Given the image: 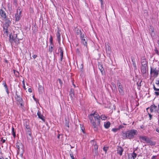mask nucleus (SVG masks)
Returning a JSON list of instances; mask_svg holds the SVG:
<instances>
[{"instance_id": "obj_1", "label": "nucleus", "mask_w": 159, "mask_h": 159, "mask_svg": "<svg viewBox=\"0 0 159 159\" xmlns=\"http://www.w3.org/2000/svg\"><path fill=\"white\" fill-rule=\"evenodd\" d=\"M89 119L92 124V128L94 131L98 132L100 127V117L97 112H95L88 116Z\"/></svg>"}, {"instance_id": "obj_2", "label": "nucleus", "mask_w": 159, "mask_h": 159, "mask_svg": "<svg viewBox=\"0 0 159 159\" xmlns=\"http://www.w3.org/2000/svg\"><path fill=\"white\" fill-rule=\"evenodd\" d=\"M138 134L137 130L132 129L128 130L126 131L123 132L122 136L125 138L133 139Z\"/></svg>"}, {"instance_id": "obj_3", "label": "nucleus", "mask_w": 159, "mask_h": 159, "mask_svg": "<svg viewBox=\"0 0 159 159\" xmlns=\"http://www.w3.org/2000/svg\"><path fill=\"white\" fill-rule=\"evenodd\" d=\"M159 70L156 68L151 67L150 74L152 76L155 78L159 74Z\"/></svg>"}, {"instance_id": "obj_4", "label": "nucleus", "mask_w": 159, "mask_h": 159, "mask_svg": "<svg viewBox=\"0 0 159 159\" xmlns=\"http://www.w3.org/2000/svg\"><path fill=\"white\" fill-rule=\"evenodd\" d=\"M139 139L145 141L147 143H149L153 145V142L149 138L145 136H140Z\"/></svg>"}, {"instance_id": "obj_5", "label": "nucleus", "mask_w": 159, "mask_h": 159, "mask_svg": "<svg viewBox=\"0 0 159 159\" xmlns=\"http://www.w3.org/2000/svg\"><path fill=\"white\" fill-rule=\"evenodd\" d=\"M9 41L12 45H14V42L16 39L17 36L16 34L11 35V34L9 35Z\"/></svg>"}, {"instance_id": "obj_6", "label": "nucleus", "mask_w": 159, "mask_h": 159, "mask_svg": "<svg viewBox=\"0 0 159 159\" xmlns=\"http://www.w3.org/2000/svg\"><path fill=\"white\" fill-rule=\"evenodd\" d=\"M2 7L3 8V10L2 8L0 9V15L1 17L4 19H6L7 17V16L6 13L5 12V11H6V8L4 7V6L2 7Z\"/></svg>"}, {"instance_id": "obj_7", "label": "nucleus", "mask_w": 159, "mask_h": 159, "mask_svg": "<svg viewBox=\"0 0 159 159\" xmlns=\"http://www.w3.org/2000/svg\"><path fill=\"white\" fill-rule=\"evenodd\" d=\"M21 11L22 10L20 8L18 9L17 13L15 14V20L16 21H18L20 20Z\"/></svg>"}, {"instance_id": "obj_8", "label": "nucleus", "mask_w": 159, "mask_h": 159, "mask_svg": "<svg viewBox=\"0 0 159 159\" xmlns=\"http://www.w3.org/2000/svg\"><path fill=\"white\" fill-rule=\"evenodd\" d=\"M117 85L118 88V90L120 93L122 95H123L124 92L123 89V87L121 84L118 80L117 81Z\"/></svg>"}, {"instance_id": "obj_9", "label": "nucleus", "mask_w": 159, "mask_h": 159, "mask_svg": "<svg viewBox=\"0 0 159 159\" xmlns=\"http://www.w3.org/2000/svg\"><path fill=\"white\" fill-rule=\"evenodd\" d=\"M124 151L123 148L120 146H117V153L121 156Z\"/></svg>"}, {"instance_id": "obj_10", "label": "nucleus", "mask_w": 159, "mask_h": 159, "mask_svg": "<svg viewBox=\"0 0 159 159\" xmlns=\"http://www.w3.org/2000/svg\"><path fill=\"white\" fill-rule=\"evenodd\" d=\"M141 72L143 74L146 73V72L148 70V66H142L141 69Z\"/></svg>"}, {"instance_id": "obj_11", "label": "nucleus", "mask_w": 159, "mask_h": 159, "mask_svg": "<svg viewBox=\"0 0 159 159\" xmlns=\"http://www.w3.org/2000/svg\"><path fill=\"white\" fill-rule=\"evenodd\" d=\"M149 108H150L151 112H152L157 110V107L154 105H152L150 106V108L148 107L147 108V110H148Z\"/></svg>"}, {"instance_id": "obj_12", "label": "nucleus", "mask_w": 159, "mask_h": 159, "mask_svg": "<svg viewBox=\"0 0 159 159\" xmlns=\"http://www.w3.org/2000/svg\"><path fill=\"white\" fill-rule=\"evenodd\" d=\"M60 30L58 29L56 33V36L57 37V39L58 40V43L59 44H60L61 42V34L60 33Z\"/></svg>"}, {"instance_id": "obj_13", "label": "nucleus", "mask_w": 159, "mask_h": 159, "mask_svg": "<svg viewBox=\"0 0 159 159\" xmlns=\"http://www.w3.org/2000/svg\"><path fill=\"white\" fill-rule=\"evenodd\" d=\"M37 114L38 116V117L39 118L41 119L43 122H45V117L41 114L40 111H38L37 113Z\"/></svg>"}, {"instance_id": "obj_14", "label": "nucleus", "mask_w": 159, "mask_h": 159, "mask_svg": "<svg viewBox=\"0 0 159 159\" xmlns=\"http://www.w3.org/2000/svg\"><path fill=\"white\" fill-rule=\"evenodd\" d=\"M15 98L18 102L21 101V100H22V98L20 97V95L18 93V92L17 91L16 92Z\"/></svg>"}, {"instance_id": "obj_15", "label": "nucleus", "mask_w": 159, "mask_h": 159, "mask_svg": "<svg viewBox=\"0 0 159 159\" xmlns=\"http://www.w3.org/2000/svg\"><path fill=\"white\" fill-rule=\"evenodd\" d=\"M81 43L84 45V46H85L86 48L87 47V40L86 38L81 39Z\"/></svg>"}, {"instance_id": "obj_16", "label": "nucleus", "mask_w": 159, "mask_h": 159, "mask_svg": "<svg viewBox=\"0 0 159 159\" xmlns=\"http://www.w3.org/2000/svg\"><path fill=\"white\" fill-rule=\"evenodd\" d=\"M98 66L102 74H103L105 72V70L102 65L101 64L99 63L98 64Z\"/></svg>"}, {"instance_id": "obj_17", "label": "nucleus", "mask_w": 159, "mask_h": 159, "mask_svg": "<svg viewBox=\"0 0 159 159\" xmlns=\"http://www.w3.org/2000/svg\"><path fill=\"white\" fill-rule=\"evenodd\" d=\"M59 50H60V56H61V61H62L63 57V51L62 49V48L61 47L59 48Z\"/></svg>"}, {"instance_id": "obj_18", "label": "nucleus", "mask_w": 159, "mask_h": 159, "mask_svg": "<svg viewBox=\"0 0 159 159\" xmlns=\"http://www.w3.org/2000/svg\"><path fill=\"white\" fill-rule=\"evenodd\" d=\"M38 90L39 93H43V87L41 85H39L38 87Z\"/></svg>"}, {"instance_id": "obj_19", "label": "nucleus", "mask_w": 159, "mask_h": 159, "mask_svg": "<svg viewBox=\"0 0 159 159\" xmlns=\"http://www.w3.org/2000/svg\"><path fill=\"white\" fill-rule=\"evenodd\" d=\"M131 60L132 62V63L134 67H135V68H136V65L135 62V60L134 59V58L133 57H131Z\"/></svg>"}, {"instance_id": "obj_20", "label": "nucleus", "mask_w": 159, "mask_h": 159, "mask_svg": "<svg viewBox=\"0 0 159 159\" xmlns=\"http://www.w3.org/2000/svg\"><path fill=\"white\" fill-rule=\"evenodd\" d=\"M106 52L107 53L110 54L111 52V48L110 46L108 45L107 47H106Z\"/></svg>"}, {"instance_id": "obj_21", "label": "nucleus", "mask_w": 159, "mask_h": 159, "mask_svg": "<svg viewBox=\"0 0 159 159\" xmlns=\"http://www.w3.org/2000/svg\"><path fill=\"white\" fill-rule=\"evenodd\" d=\"M69 120H67V119H65V125L68 128L69 127Z\"/></svg>"}, {"instance_id": "obj_22", "label": "nucleus", "mask_w": 159, "mask_h": 159, "mask_svg": "<svg viewBox=\"0 0 159 159\" xmlns=\"http://www.w3.org/2000/svg\"><path fill=\"white\" fill-rule=\"evenodd\" d=\"M110 123L109 121H108L105 123L104 124V126L105 128L106 129H108L109 128L110 125Z\"/></svg>"}, {"instance_id": "obj_23", "label": "nucleus", "mask_w": 159, "mask_h": 159, "mask_svg": "<svg viewBox=\"0 0 159 159\" xmlns=\"http://www.w3.org/2000/svg\"><path fill=\"white\" fill-rule=\"evenodd\" d=\"M21 40V39H18L17 38H16V40L14 42V44H15V46H17L18 44H20V42H19V40Z\"/></svg>"}, {"instance_id": "obj_24", "label": "nucleus", "mask_w": 159, "mask_h": 159, "mask_svg": "<svg viewBox=\"0 0 159 159\" xmlns=\"http://www.w3.org/2000/svg\"><path fill=\"white\" fill-rule=\"evenodd\" d=\"M98 146L96 144L94 145V151L96 154H97L98 153Z\"/></svg>"}, {"instance_id": "obj_25", "label": "nucleus", "mask_w": 159, "mask_h": 159, "mask_svg": "<svg viewBox=\"0 0 159 159\" xmlns=\"http://www.w3.org/2000/svg\"><path fill=\"white\" fill-rule=\"evenodd\" d=\"M3 31L4 34H6L7 36H8V29L3 28Z\"/></svg>"}, {"instance_id": "obj_26", "label": "nucleus", "mask_w": 159, "mask_h": 159, "mask_svg": "<svg viewBox=\"0 0 159 159\" xmlns=\"http://www.w3.org/2000/svg\"><path fill=\"white\" fill-rule=\"evenodd\" d=\"M70 96L72 97V96L74 95V90L73 89L71 88L70 91Z\"/></svg>"}, {"instance_id": "obj_27", "label": "nucleus", "mask_w": 159, "mask_h": 159, "mask_svg": "<svg viewBox=\"0 0 159 159\" xmlns=\"http://www.w3.org/2000/svg\"><path fill=\"white\" fill-rule=\"evenodd\" d=\"M25 131L26 132V133L29 135L30 136L31 134V132H30V128H28L27 129H26Z\"/></svg>"}, {"instance_id": "obj_28", "label": "nucleus", "mask_w": 159, "mask_h": 159, "mask_svg": "<svg viewBox=\"0 0 159 159\" xmlns=\"http://www.w3.org/2000/svg\"><path fill=\"white\" fill-rule=\"evenodd\" d=\"M12 134L14 137L15 138L16 136V132L15 131L13 127L12 128Z\"/></svg>"}, {"instance_id": "obj_29", "label": "nucleus", "mask_w": 159, "mask_h": 159, "mask_svg": "<svg viewBox=\"0 0 159 159\" xmlns=\"http://www.w3.org/2000/svg\"><path fill=\"white\" fill-rule=\"evenodd\" d=\"M49 42H50L51 45H53V38L51 35L50 36V38L49 39Z\"/></svg>"}, {"instance_id": "obj_30", "label": "nucleus", "mask_w": 159, "mask_h": 159, "mask_svg": "<svg viewBox=\"0 0 159 159\" xmlns=\"http://www.w3.org/2000/svg\"><path fill=\"white\" fill-rule=\"evenodd\" d=\"M53 45H51L49 46V52L50 53H51L53 51Z\"/></svg>"}, {"instance_id": "obj_31", "label": "nucleus", "mask_w": 159, "mask_h": 159, "mask_svg": "<svg viewBox=\"0 0 159 159\" xmlns=\"http://www.w3.org/2000/svg\"><path fill=\"white\" fill-rule=\"evenodd\" d=\"M100 117V118L101 119L103 120H105L107 119V117L105 116V115H102Z\"/></svg>"}, {"instance_id": "obj_32", "label": "nucleus", "mask_w": 159, "mask_h": 159, "mask_svg": "<svg viewBox=\"0 0 159 159\" xmlns=\"http://www.w3.org/2000/svg\"><path fill=\"white\" fill-rule=\"evenodd\" d=\"M10 24H9L5 23L3 25V28H8V27L10 26Z\"/></svg>"}, {"instance_id": "obj_33", "label": "nucleus", "mask_w": 159, "mask_h": 159, "mask_svg": "<svg viewBox=\"0 0 159 159\" xmlns=\"http://www.w3.org/2000/svg\"><path fill=\"white\" fill-rule=\"evenodd\" d=\"M5 19V23L10 24L11 23V20H10L9 18H6V19Z\"/></svg>"}, {"instance_id": "obj_34", "label": "nucleus", "mask_w": 159, "mask_h": 159, "mask_svg": "<svg viewBox=\"0 0 159 159\" xmlns=\"http://www.w3.org/2000/svg\"><path fill=\"white\" fill-rule=\"evenodd\" d=\"M135 151H134L130 155H132L134 159L136 157L137 155V154L135 153Z\"/></svg>"}, {"instance_id": "obj_35", "label": "nucleus", "mask_w": 159, "mask_h": 159, "mask_svg": "<svg viewBox=\"0 0 159 159\" xmlns=\"http://www.w3.org/2000/svg\"><path fill=\"white\" fill-rule=\"evenodd\" d=\"M13 71H14V74L16 75V76H19V73L17 71H16V70H13Z\"/></svg>"}, {"instance_id": "obj_36", "label": "nucleus", "mask_w": 159, "mask_h": 159, "mask_svg": "<svg viewBox=\"0 0 159 159\" xmlns=\"http://www.w3.org/2000/svg\"><path fill=\"white\" fill-rule=\"evenodd\" d=\"M149 31L153 33L154 32V29L153 27L152 26L150 25V28L149 29Z\"/></svg>"}, {"instance_id": "obj_37", "label": "nucleus", "mask_w": 159, "mask_h": 159, "mask_svg": "<svg viewBox=\"0 0 159 159\" xmlns=\"http://www.w3.org/2000/svg\"><path fill=\"white\" fill-rule=\"evenodd\" d=\"M70 155L72 159H75L73 154L72 151H70Z\"/></svg>"}, {"instance_id": "obj_38", "label": "nucleus", "mask_w": 159, "mask_h": 159, "mask_svg": "<svg viewBox=\"0 0 159 159\" xmlns=\"http://www.w3.org/2000/svg\"><path fill=\"white\" fill-rule=\"evenodd\" d=\"M24 126L25 127V129L30 128L29 125V123H27L26 122V123L24 124Z\"/></svg>"}, {"instance_id": "obj_39", "label": "nucleus", "mask_w": 159, "mask_h": 159, "mask_svg": "<svg viewBox=\"0 0 159 159\" xmlns=\"http://www.w3.org/2000/svg\"><path fill=\"white\" fill-rule=\"evenodd\" d=\"M4 87L5 88V90H6V91L7 93L8 94H9V92L8 89L7 85L6 86H4Z\"/></svg>"}, {"instance_id": "obj_40", "label": "nucleus", "mask_w": 159, "mask_h": 159, "mask_svg": "<svg viewBox=\"0 0 159 159\" xmlns=\"http://www.w3.org/2000/svg\"><path fill=\"white\" fill-rule=\"evenodd\" d=\"M108 149V147H104L103 148V150L106 153L107 150Z\"/></svg>"}, {"instance_id": "obj_41", "label": "nucleus", "mask_w": 159, "mask_h": 159, "mask_svg": "<svg viewBox=\"0 0 159 159\" xmlns=\"http://www.w3.org/2000/svg\"><path fill=\"white\" fill-rule=\"evenodd\" d=\"M142 66H148L147 61H145L144 62L141 63Z\"/></svg>"}, {"instance_id": "obj_42", "label": "nucleus", "mask_w": 159, "mask_h": 159, "mask_svg": "<svg viewBox=\"0 0 159 159\" xmlns=\"http://www.w3.org/2000/svg\"><path fill=\"white\" fill-rule=\"evenodd\" d=\"M86 36L85 34V33H84L83 34H82V37H80V39H81L86 38Z\"/></svg>"}, {"instance_id": "obj_43", "label": "nucleus", "mask_w": 159, "mask_h": 159, "mask_svg": "<svg viewBox=\"0 0 159 159\" xmlns=\"http://www.w3.org/2000/svg\"><path fill=\"white\" fill-rule=\"evenodd\" d=\"M84 33H82L81 30H80V37H82V34H83Z\"/></svg>"}, {"instance_id": "obj_44", "label": "nucleus", "mask_w": 159, "mask_h": 159, "mask_svg": "<svg viewBox=\"0 0 159 159\" xmlns=\"http://www.w3.org/2000/svg\"><path fill=\"white\" fill-rule=\"evenodd\" d=\"M128 158L129 159H134L132 155H128Z\"/></svg>"}, {"instance_id": "obj_45", "label": "nucleus", "mask_w": 159, "mask_h": 159, "mask_svg": "<svg viewBox=\"0 0 159 159\" xmlns=\"http://www.w3.org/2000/svg\"><path fill=\"white\" fill-rule=\"evenodd\" d=\"M58 80L59 81V83H60V84L61 85V86L62 85V84H63L62 81L60 79H58Z\"/></svg>"}, {"instance_id": "obj_46", "label": "nucleus", "mask_w": 159, "mask_h": 159, "mask_svg": "<svg viewBox=\"0 0 159 159\" xmlns=\"http://www.w3.org/2000/svg\"><path fill=\"white\" fill-rule=\"evenodd\" d=\"M18 102H19V103L20 104L21 106H23L22 104L23 102V100H21V101H19Z\"/></svg>"}, {"instance_id": "obj_47", "label": "nucleus", "mask_w": 159, "mask_h": 159, "mask_svg": "<svg viewBox=\"0 0 159 159\" xmlns=\"http://www.w3.org/2000/svg\"><path fill=\"white\" fill-rule=\"evenodd\" d=\"M13 4L16 6L17 4V0H13Z\"/></svg>"}, {"instance_id": "obj_48", "label": "nucleus", "mask_w": 159, "mask_h": 159, "mask_svg": "<svg viewBox=\"0 0 159 159\" xmlns=\"http://www.w3.org/2000/svg\"><path fill=\"white\" fill-rule=\"evenodd\" d=\"M117 130L118 129L116 128H113L112 129V130L115 132H116Z\"/></svg>"}, {"instance_id": "obj_49", "label": "nucleus", "mask_w": 159, "mask_h": 159, "mask_svg": "<svg viewBox=\"0 0 159 159\" xmlns=\"http://www.w3.org/2000/svg\"><path fill=\"white\" fill-rule=\"evenodd\" d=\"M6 141V139H3L2 138V139L1 140V141H2V143H5Z\"/></svg>"}, {"instance_id": "obj_50", "label": "nucleus", "mask_w": 159, "mask_h": 159, "mask_svg": "<svg viewBox=\"0 0 159 159\" xmlns=\"http://www.w3.org/2000/svg\"><path fill=\"white\" fill-rule=\"evenodd\" d=\"M3 85L4 86H5L7 85L5 81H3Z\"/></svg>"}, {"instance_id": "obj_51", "label": "nucleus", "mask_w": 159, "mask_h": 159, "mask_svg": "<svg viewBox=\"0 0 159 159\" xmlns=\"http://www.w3.org/2000/svg\"><path fill=\"white\" fill-rule=\"evenodd\" d=\"M22 83H23V87L25 89H26L25 87V83H24V80H23V81Z\"/></svg>"}, {"instance_id": "obj_52", "label": "nucleus", "mask_w": 159, "mask_h": 159, "mask_svg": "<svg viewBox=\"0 0 159 159\" xmlns=\"http://www.w3.org/2000/svg\"><path fill=\"white\" fill-rule=\"evenodd\" d=\"M155 93L156 94V95L158 96L159 95V92L156 91L155 92Z\"/></svg>"}, {"instance_id": "obj_53", "label": "nucleus", "mask_w": 159, "mask_h": 159, "mask_svg": "<svg viewBox=\"0 0 159 159\" xmlns=\"http://www.w3.org/2000/svg\"><path fill=\"white\" fill-rule=\"evenodd\" d=\"M112 85L115 88H116V86L115 84L114 83H111Z\"/></svg>"}, {"instance_id": "obj_54", "label": "nucleus", "mask_w": 159, "mask_h": 159, "mask_svg": "<svg viewBox=\"0 0 159 159\" xmlns=\"http://www.w3.org/2000/svg\"><path fill=\"white\" fill-rule=\"evenodd\" d=\"M155 51L156 53L157 54H158L159 52H158V50L157 49H156L155 50Z\"/></svg>"}, {"instance_id": "obj_55", "label": "nucleus", "mask_w": 159, "mask_h": 159, "mask_svg": "<svg viewBox=\"0 0 159 159\" xmlns=\"http://www.w3.org/2000/svg\"><path fill=\"white\" fill-rule=\"evenodd\" d=\"M156 84L159 86V80L156 81Z\"/></svg>"}, {"instance_id": "obj_56", "label": "nucleus", "mask_w": 159, "mask_h": 159, "mask_svg": "<svg viewBox=\"0 0 159 159\" xmlns=\"http://www.w3.org/2000/svg\"><path fill=\"white\" fill-rule=\"evenodd\" d=\"M18 143H16V146L17 147V148L19 150L20 149V147H19V145H18Z\"/></svg>"}, {"instance_id": "obj_57", "label": "nucleus", "mask_w": 159, "mask_h": 159, "mask_svg": "<svg viewBox=\"0 0 159 159\" xmlns=\"http://www.w3.org/2000/svg\"><path fill=\"white\" fill-rule=\"evenodd\" d=\"M157 156H153L152 157V159H156Z\"/></svg>"}, {"instance_id": "obj_58", "label": "nucleus", "mask_w": 159, "mask_h": 159, "mask_svg": "<svg viewBox=\"0 0 159 159\" xmlns=\"http://www.w3.org/2000/svg\"><path fill=\"white\" fill-rule=\"evenodd\" d=\"M81 130L83 132V133H84V127H82L81 128Z\"/></svg>"}, {"instance_id": "obj_59", "label": "nucleus", "mask_w": 159, "mask_h": 159, "mask_svg": "<svg viewBox=\"0 0 159 159\" xmlns=\"http://www.w3.org/2000/svg\"><path fill=\"white\" fill-rule=\"evenodd\" d=\"M145 61H146L145 59H142L141 60V63L144 62Z\"/></svg>"}, {"instance_id": "obj_60", "label": "nucleus", "mask_w": 159, "mask_h": 159, "mask_svg": "<svg viewBox=\"0 0 159 159\" xmlns=\"http://www.w3.org/2000/svg\"><path fill=\"white\" fill-rule=\"evenodd\" d=\"M32 57L34 59H35L37 57V55H34L32 56Z\"/></svg>"}, {"instance_id": "obj_61", "label": "nucleus", "mask_w": 159, "mask_h": 159, "mask_svg": "<svg viewBox=\"0 0 159 159\" xmlns=\"http://www.w3.org/2000/svg\"><path fill=\"white\" fill-rule=\"evenodd\" d=\"M142 81H141L139 83H137L138 86H139L140 87L141 86V84Z\"/></svg>"}, {"instance_id": "obj_62", "label": "nucleus", "mask_w": 159, "mask_h": 159, "mask_svg": "<svg viewBox=\"0 0 159 159\" xmlns=\"http://www.w3.org/2000/svg\"><path fill=\"white\" fill-rule=\"evenodd\" d=\"M28 91L30 93H31L32 92V90L31 88H29L28 89Z\"/></svg>"}, {"instance_id": "obj_63", "label": "nucleus", "mask_w": 159, "mask_h": 159, "mask_svg": "<svg viewBox=\"0 0 159 159\" xmlns=\"http://www.w3.org/2000/svg\"><path fill=\"white\" fill-rule=\"evenodd\" d=\"M148 114L149 117H150V119L151 120L152 118V116L149 113H148Z\"/></svg>"}, {"instance_id": "obj_64", "label": "nucleus", "mask_w": 159, "mask_h": 159, "mask_svg": "<svg viewBox=\"0 0 159 159\" xmlns=\"http://www.w3.org/2000/svg\"><path fill=\"white\" fill-rule=\"evenodd\" d=\"M76 34L77 35H80V30H77V31L76 32Z\"/></svg>"}]
</instances>
